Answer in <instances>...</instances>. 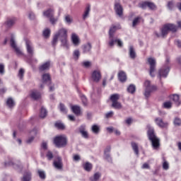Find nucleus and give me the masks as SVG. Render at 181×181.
<instances>
[{"label": "nucleus", "mask_w": 181, "mask_h": 181, "mask_svg": "<svg viewBox=\"0 0 181 181\" xmlns=\"http://www.w3.org/2000/svg\"><path fill=\"white\" fill-rule=\"evenodd\" d=\"M47 117V110L45 107H41L40 111V118H46Z\"/></svg>", "instance_id": "c756f323"}, {"label": "nucleus", "mask_w": 181, "mask_h": 181, "mask_svg": "<svg viewBox=\"0 0 181 181\" xmlns=\"http://www.w3.org/2000/svg\"><path fill=\"white\" fill-rule=\"evenodd\" d=\"M59 110L63 114H67V108L63 103L59 104Z\"/></svg>", "instance_id": "a19ab883"}, {"label": "nucleus", "mask_w": 181, "mask_h": 181, "mask_svg": "<svg viewBox=\"0 0 181 181\" xmlns=\"http://www.w3.org/2000/svg\"><path fill=\"white\" fill-rule=\"evenodd\" d=\"M101 177L100 173L98 172L95 173L93 176L90 177V181H98L100 180V178Z\"/></svg>", "instance_id": "c85d7f7f"}, {"label": "nucleus", "mask_w": 181, "mask_h": 181, "mask_svg": "<svg viewBox=\"0 0 181 181\" xmlns=\"http://www.w3.org/2000/svg\"><path fill=\"white\" fill-rule=\"evenodd\" d=\"M28 18L31 21H33V19H35V13H33V12H29L28 13Z\"/></svg>", "instance_id": "69168bd1"}, {"label": "nucleus", "mask_w": 181, "mask_h": 181, "mask_svg": "<svg viewBox=\"0 0 181 181\" xmlns=\"http://www.w3.org/2000/svg\"><path fill=\"white\" fill-rule=\"evenodd\" d=\"M48 160H52L53 159V153L52 151H48L46 155Z\"/></svg>", "instance_id": "6e6d98bb"}, {"label": "nucleus", "mask_w": 181, "mask_h": 181, "mask_svg": "<svg viewBox=\"0 0 181 181\" xmlns=\"http://www.w3.org/2000/svg\"><path fill=\"white\" fill-rule=\"evenodd\" d=\"M6 105L8 108H13L15 107V101L12 98H8L6 100Z\"/></svg>", "instance_id": "cd10ccee"}, {"label": "nucleus", "mask_w": 181, "mask_h": 181, "mask_svg": "<svg viewBox=\"0 0 181 181\" xmlns=\"http://www.w3.org/2000/svg\"><path fill=\"white\" fill-rule=\"evenodd\" d=\"M140 20H141L140 17H137V18H134L133 20L132 27L135 28V26H136V25H138V23L139 22Z\"/></svg>", "instance_id": "09e8293b"}, {"label": "nucleus", "mask_w": 181, "mask_h": 181, "mask_svg": "<svg viewBox=\"0 0 181 181\" xmlns=\"http://www.w3.org/2000/svg\"><path fill=\"white\" fill-rule=\"evenodd\" d=\"M67 29L64 28H59L54 34L52 40V45H57V42L60 40L61 46L66 49H69V41L67 40Z\"/></svg>", "instance_id": "f257e3e1"}, {"label": "nucleus", "mask_w": 181, "mask_h": 181, "mask_svg": "<svg viewBox=\"0 0 181 181\" xmlns=\"http://www.w3.org/2000/svg\"><path fill=\"white\" fill-rule=\"evenodd\" d=\"M30 97L33 98V100H39V98H40V93L37 90H33Z\"/></svg>", "instance_id": "a878e982"}, {"label": "nucleus", "mask_w": 181, "mask_h": 181, "mask_svg": "<svg viewBox=\"0 0 181 181\" xmlns=\"http://www.w3.org/2000/svg\"><path fill=\"white\" fill-rule=\"evenodd\" d=\"M8 166H13L14 169H22V163L19 160H11L8 163Z\"/></svg>", "instance_id": "dca6fc26"}, {"label": "nucleus", "mask_w": 181, "mask_h": 181, "mask_svg": "<svg viewBox=\"0 0 181 181\" xmlns=\"http://www.w3.org/2000/svg\"><path fill=\"white\" fill-rule=\"evenodd\" d=\"M64 21L66 23H67L68 25H70L73 23V18H71L70 15H66L64 17Z\"/></svg>", "instance_id": "58836bf2"}, {"label": "nucleus", "mask_w": 181, "mask_h": 181, "mask_svg": "<svg viewBox=\"0 0 181 181\" xmlns=\"http://www.w3.org/2000/svg\"><path fill=\"white\" fill-rule=\"evenodd\" d=\"M54 144L57 148H64L67 145V137L64 135L57 136L54 139Z\"/></svg>", "instance_id": "423d86ee"}, {"label": "nucleus", "mask_w": 181, "mask_h": 181, "mask_svg": "<svg viewBox=\"0 0 181 181\" xmlns=\"http://www.w3.org/2000/svg\"><path fill=\"white\" fill-rule=\"evenodd\" d=\"M171 100H173V101H174V103L177 105H180V101L179 100V95H173L171 97Z\"/></svg>", "instance_id": "e433bc0d"}, {"label": "nucleus", "mask_w": 181, "mask_h": 181, "mask_svg": "<svg viewBox=\"0 0 181 181\" xmlns=\"http://www.w3.org/2000/svg\"><path fill=\"white\" fill-rule=\"evenodd\" d=\"M132 148L134 153L139 156V149L138 148V144L136 143H132Z\"/></svg>", "instance_id": "4c0bfd02"}, {"label": "nucleus", "mask_w": 181, "mask_h": 181, "mask_svg": "<svg viewBox=\"0 0 181 181\" xmlns=\"http://www.w3.org/2000/svg\"><path fill=\"white\" fill-rule=\"evenodd\" d=\"M115 11L116 14L121 18L122 16V13H124V8H122V6L118 3L116 2L115 4Z\"/></svg>", "instance_id": "2eb2a0df"}, {"label": "nucleus", "mask_w": 181, "mask_h": 181, "mask_svg": "<svg viewBox=\"0 0 181 181\" xmlns=\"http://www.w3.org/2000/svg\"><path fill=\"white\" fill-rule=\"evenodd\" d=\"M148 62L150 65L149 74L151 77H155V72L156 71V60L153 58H148Z\"/></svg>", "instance_id": "1a4fd4ad"}, {"label": "nucleus", "mask_w": 181, "mask_h": 181, "mask_svg": "<svg viewBox=\"0 0 181 181\" xmlns=\"http://www.w3.org/2000/svg\"><path fill=\"white\" fill-rule=\"evenodd\" d=\"M71 40L74 46H78L80 45V39L78 38V36L76 35V33H72Z\"/></svg>", "instance_id": "412c9836"}, {"label": "nucleus", "mask_w": 181, "mask_h": 181, "mask_svg": "<svg viewBox=\"0 0 181 181\" xmlns=\"http://www.w3.org/2000/svg\"><path fill=\"white\" fill-rule=\"evenodd\" d=\"M144 95L146 98H149V97H151V94L158 90V87H156V86L151 85V81L148 80L144 82Z\"/></svg>", "instance_id": "39448f33"}, {"label": "nucleus", "mask_w": 181, "mask_h": 181, "mask_svg": "<svg viewBox=\"0 0 181 181\" xmlns=\"http://www.w3.org/2000/svg\"><path fill=\"white\" fill-rule=\"evenodd\" d=\"M174 124L176 127H180V125H181V119L179 117H175V119H174Z\"/></svg>", "instance_id": "de8ad7c7"}, {"label": "nucleus", "mask_w": 181, "mask_h": 181, "mask_svg": "<svg viewBox=\"0 0 181 181\" xmlns=\"http://www.w3.org/2000/svg\"><path fill=\"white\" fill-rule=\"evenodd\" d=\"M163 107L167 108V109L172 108V103L171 102H165L163 103Z\"/></svg>", "instance_id": "3c124183"}, {"label": "nucleus", "mask_w": 181, "mask_h": 181, "mask_svg": "<svg viewBox=\"0 0 181 181\" xmlns=\"http://www.w3.org/2000/svg\"><path fill=\"white\" fill-rule=\"evenodd\" d=\"M82 66H83V67L86 69H88V67H90L91 63L88 61H86L82 63Z\"/></svg>", "instance_id": "864d4df0"}, {"label": "nucleus", "mask_w": 181, "mask_h": 181, "mask_svg": "<svg viewBox=\"0 0 181 181\" xmlns=\"http://www.w3.org/2000/svg\"><path fill=\"white\" fill-rule=\"evenodd\" d=\"M147 134L149 141L151 142V145L153 148V149H158L160 145V140H159V138L156 136V134H155V130L153 129V127H151V125H147Z\"/></svg>", "instance_id": "f03ea898"}, {"label": "nucleus", "mask_w": 181, "mask_h": 181, "mask_svg": "<svg viewBox=\"0 0 181 181\" xmlns=\"http://www.w3.org/2000/svg\"><path fill=\"white\" fill-rule=\"evenodd\" d=\"M58 19L57 18H54V16H52L49 18V22L52 23V25H54L57 22Z\"/></svg>", "instance_id": "13d9d810"}, {"label": "nucleus", "mask_w": 181, "mask_h": 181, "mask_svg": "<svg viewBox=\"0 0 181 181\" xmlns=\"http://www.w3.org/2000/svg\"><path fill=\"white\" fill-rule=\"evenodd\" d=\"M43 36L45 37H49L50 36V29L47 28L43 31Z\"/></svg>", "instance_id": "8fccbe9b"}, {"label": "nucleus", "mask_w": 181, "mask_h": 181, "mask_svg": "<svg viewBox=\"0 0 181 181\" xmlns=\"http://www.w3.org/2000/svg\"><path fill=\"white\" fill-rule=\"evenodd\" d=\"M83 169L86 170V172H91V169H93V164L90 163L86 162L83 165Z\"/></svg>", "instance_id": "7c9ffc66"}, {"label": "nucleus", "mask_w": 181, "mask_h": 181, "mask_svg": "<svg viewBox=\"0 0 181 181\" xmlns=\"http://www.w3.org/2000/svg\"><path fill=\"white\" fill-rule=\"evenodd\" d=\"M154 121L159 128H168L169 125V123L163 122V119L160 117H156Z\"/></svg>", "instance_id": "ddd939ff"}, {"label": "nucleus", "mask_w": 181, "mask_h": 181, "mask_svg": "<svg viewBox=\"0 0 181 181\" xmlns=\"http://www.w3.org/2000/svg\"><path fill=\"white\" fill-rule=\"evenodd\" d=\"M147 8H149L151 11H156L157 8L156 5L155 4L149 1H148Z\"/></svg>", "instance_id": "ea45409f"}, {"label": "nucleus", "mask_w": 181, "mask_h": 181, "mask_svg": "<svg viewBox=\"0 0 181 181\" xmlns=\"http://www.w3.org/2000/svg\"><path fill=\"white\" fill-rule=\"evenodd\" d=\"M163 168L164 169V170H168V169H169V163H168V161L165 160L163 162Z\"/></svg>", "instance_id": "bf43d9fd"}, {"label": "nucleus", "mask_w": 181, "mask_h": 181, "mask_svg": "<svg viewBox=\"0 0 181 181\" xmlns=\"http://www.w3.org/2000/svg\"><path fill=\"white\" fill-rule=\"evenodd\" d=\"M0 74H5V65L0 64Z\"/></svg>", "instance_id": "4d7b16f0"}, {"label": "nucleus", "mask_w": 181, "mask_h": 181, "mask_svg": "<svg viewBox=\"0 0 181 181\" xmlns=\"http://www.w3.org/2000/svg\"><path fill=\"white\" fill-rule=\"evenodd\" d=\"M16 23V18H9L6 21L7 28H12Z\"/></svg>", "instance_id": "393cba45"}, {"label": "nucleus", "mask_w": 181, "mask_h": 181, "mask_svg": "<svg viewBox=\"0 0 181 181\" xmlns=\"http://www.w3.org/2000/svg\"><path fill=\"white\" fill-rule=\"evenodd\" d=\"M54 166L58 170L63 169V162L62 161V158H57V160L54 161Z\"/></svg>", "instance_id": "a211bd4d"}, {"label": "nucleus", "mask_w": 181, "mask_h": 181, "mask_svg": "<svg viewBox=\"0 0 181 181\" xmlns=\"http://www.w3.org/2000/svg\"><path fill=\"white\" fill-rule=\"evenodd\" d=\"M126 124H127V125H131V124H132V118L129 117L125 120Z\"/></svg>", "instance_id": "774afa93"}, {"label": "nucleus", "mask_w": 181, "mask_h": 181, "mask_svg": "<svg viewBox=\"0 0 181 181\" xmlns=\"http://www.w3.org/2000/svg\"><path fill=\"white\" fill-rule=\"evenodd\" d=\"M129 57L133 59L136 58V52H135V49H134L133 46L129 47Z\"/></svg>", "instance_id": "b1692460"}, {"label": "nucleus", "mask_w": 181, "mask_h": 181, "mask_svg": "<svg viewBox=\"0 0 181 181\" xmlns=\"http://www.w3.org/2000/svg\"><path fill=\"white\" fill-rule=\"evenodd\" d=\"M55 127L56 128H58V129H64V128H66L64 124L62 122L55 123Z\"/></svg>", "instance_id": "49530a36"}, {"label": "nucleus", "mask_w": 181, "mask_h": 181, "mask_svg": "<svg viewBox=\"0 0 181 181\" xmlns=\"http://www.w3.org/2000/svg\"><path fill=\"white\" fill-rule=\"evenodd\" d=\"M118 78L121 83H125L127 81V74L124 71H120L118 74Z\"/></svg>", "instance_id": "5701e85b"}, {"label": "nucleus", "mask_w": 181, "mask_h": 181, "mask_svg": "<svg viewBox=\"0 0 181 181\" xmlns=\"http://www.w3.org/2000/svg\"><path fill=\"white\" fill-rule=\"evenodd\" d=\"M127 91L129 93H130V94H134V93H135V91H136V87L134 84H130L127 87Z\"/></svg>", "instance_id": "2f4dec72"}, {"label": "nucleus", "mask_w": 181, "mask_h": 181, "mask_svg": "<svg viewBox=\"0 0 181 181\" xmlns=\"http://www.w3.org/2000/svg\"><path fill=\"white\" fill-rule=\"evenodd\" d=\"M167 7L168 8L169 11H172L173 8H175V1H170L168 2Z\"/></svg>", "instance_id": "79ce46f5"}, {"label": "nucleus", "mask_w": 181, "mask_h": 181, "mask_svg": "<svg viewBox=\"0 0 181 181\" xmlns=\"http://www.w3.org/2000/svg\"><path fill=\"white\" fill-rule=\"evenodd\" d=\"M35 139V136H30L29 137L26 143L27 144H32V142H33V140Z\"/></svg>", "instance_id": "338daca9"}, {"label": "nucleus", "mask_w": 181, "mask_h": 181, "mask_svg": "<svg viewBox=\"0 0 181 181\" xmlns=\"http://www.w3.org/2000/svg\"><path fill=\"white\" fill-rule=\"evenodd\" d=\"M91 11V8H90V6H86L85 8V11L82 16L83 20L86 21L87 18H88V15H90V11Z\"/></svg>", "instance_id": "bb28decb"}, {"label": "nucleus", "mask_w": 181, "mask_h": 181, "mask_svg": "<svg viewBox=\"0 0 181 181\" xmlns=\"http://www.w3.org/2000/svg\"><path fill=\"white\" fill-rule=\"evenodd\" d=\"M42 80L43 84H51L52 79L50 78V74H44L42 76Z\"/></svg>", "instance_id": "6ab92c4d"}, {"label": "nucleus", "mask_w": 181, "mask_h": 181, "mask_svg": "<svg viewBox=\"0 0 181 181\" xmlns=\"http://www.w3.org/2000/svg\"><path fill=\"white\" fill-rule=\"evenodd\" d=\"M37 173L40 179H43V180L46 179V173H45V171L39 170L37 171Z\"/></svg>", "instance_id": "37998d69"}, {"label": "nucleus", "mask_w": 181, "mask_h": 181, "mask_svg": "<svg viewBox=\"0 0 181 181\" xmlns=\"http://www.w3.org/2000/svg\"><path fill=\"white\" fill-rule=\"evenodd\" d=\"M91 78L95 83H99L101 80V72L99 70H95L91 74Z\"/></svg>", "instance_id": "9b49d317"}, {"label": "nucleus", "mask_w": 181, "mask_h": 181, "mask_svg": "<svg viewBox=\"0 0 181 181\" xmlns=\"http://www.w3.org/2000/svg\"><path fill=\"white\" fill-rule=\"evenodd\" d=\"M25 47L27 50V53L30 57H33L35 54V48L33 47V44L29 40L25 41Z\"/></svg>", "instance_id": "9d476101"}, {"label": "nucleus", "mask_w": 181, "mask_h": 181, "mask_svg": "<svg viewBox=\"0 0 181 181\" xmlns=\"http://www.w3.org/2000/svg\"><path fill=\"white\" fill-rule=\"evenodd\" d=\"M81 100H82V103L83 104V105H87V98H86L85 95H82L81 96Z\"/></svg>", "instance_id": "680f3d73"}, {"label": "nucleus", "mask_w": 181, "mask_h": 181, "mask_svg": "<svg viewBox=\"0 0 181 181\" xmlns=\"http://www.w3.org/2000/svg\"><path fill=\"white\" fill-rule=\"evenodd\" d=\"M87 127L86 124H82L78 127V131L82 136L85 139H88V132L86 130Z\"/></svg>", "instance_id": "f8f14e48"}, {"label": "nucleus", "mask_w": 181, "mask_h": 181, "mask_svg": "<svg viewBox=\"0 0 181 181\" xmlns=\"http://www.w3.org/2000/svg\"><path fill=\"white\" fill-rule=\"evenodd\" d=\"M10 45L12 49H13L14 52H16L17 56H23V52H22V50H21V48H19V47H18V45H16V41L15 40V37H13V35H12L11 37Z\"/></svg>", "instance_id": "6e6552de"}, {"label": "nucleus", "mask_w": 181, "mask_h": 181, "mask_svg": "<svg viewBox=\"0 0 181 181\" xmlns=\"http://www.w3.org/2000/svg\"><path fill=\"white\" fill-rule=\"evenodd\" d=\"M105 159H106L107 162H112V159L111 158L110 153H105Z\"/></svg>", "instance_id": "052dcab7"}, {"label": "nucleus", "mask_w": 181, "mask_h": 181, "mask_svg": "<svg viewBox=\"0 0 181 181\" xmlns=\"http://www.w3.org/2000/svg\"><path fill=\"white\" fill-rule=\"evenodd\" d=\"M119 100V95L118 93L113 94L110 96L112 103H116Z\"/></svg>", "instance_id": "f704fd0d"}, {"label": "nucleus", "mask_w": 181, "mask_h": 181, "mask_svg": "<svg viewBox=\"0 0 181 181\" xmlns=\"http://www.w3.org/2000/svg\"><path fill=\"white\" fill-rule=\"evenodd\" d=\"M52 65V62L50 61H47L44 63H42L39 66V71L43 72V71H47V70L50 69V66Z\"/></svg>", "instance_id": "4468645a"}, {"label": "nucleus", "mask_w": 181, "mask_h": 181, "mask_svg": "<svg viewBox=\"0 0 181 181\" xmlns=\"http://www.w3.org/2000/svg\"><path fill=\"white\" fill-rule=\"evenodd\" d=\"M30 179H32V174L29 172L25 173L23 177V181H30Z\"/></svg>", "instance_id": "72a5a7b5"}, {"label": "nucleus", "mask_w": 181, "mask_h": 181, "mask_svg": "<svg viewBox=\"0 0 181 181\" xmlns=\"http://www.w3.org/2000/svg\"><path fill=\"white\" fill-rule=\"evenodd\" d=\"M139 8H141V9H146V8H148V1L141 3L139 4Z\"/></svg>", "instance_id": "603ef678"}, {"label": "nucleus", "mask_w": 181, "mask_h": 181, "mask_svg": "<svg viewBox=\"0 0 181 181\" xmlns=\"http://www.w3.org/2000/svg\"><path fill=\"white\" fill-rule=\"evenodd\" d=\"M42 149H43L44 151L47 150V143L46 142H42V145H41Z\"/></svg>", "instance_id": "0e129e2a"}, {"label": "nucleus", "mask_w": 181, "mask_h": 181, "mask_svg": "<svg viewBox=\"0 0 181 181\" xmlns=\"http://www.w3.org/2000/svg\"><path fill=\"white\" fill-rule=\"evenodd\" d=\"M91 43L88 42L82 46L83 53H90L92 49Z\"/></svg>", "instance_id": "aec40b11"}, {"label": "nucleus", "mask_w": 181, "mask_h": 181, "mask_svg": "<svg viewBox=\"0 0 181 181\" xmlns=\"http://www.w3.org/2000/svg\"><path fill=\"white\" fill-rule=\"evenodd\" d=\"M71 109L72 112L75 114L77 117H80L81 115V107L78 105H72L71 106Z\"/></svg>", "instance_id": "f3484780"}, {"label": "nucleus", "mask_w": 181, "mask_h": 181, "mask_svg": "<svg viewBox=\"0 0 181 181\" xmlns=\"http://www.w3.org/2000/svg\"><path fill=\"white\" fill-rule=\"evenodd\" d=\"M43 16L50 19V18L54 16V10L49 8L43 12Z\"/></svg>", "instance_id": "4be33fe9"}, {"label": "nucleus", "mask_w": 181, "mask_h": 181, "mask_svg": "<svg viewBox=\"0 0 181 181\" xmlns=\"http://www.w3.org/2000/svg\"><path fill=\"white\" fill-rule=\"evenodd\" d=\"M73 56L75 60H78V57H80V51L78 49L74 50Z\"/></svg>", "instance_id": "c03bdc74"}, {"label": "nucleus", "mask_w": 181, "mask_h": 181, "mask_svg": "<svg viewBox=\"0 0 181 181\" xmlns=\"http://www.w3.org/2000/svg\"><path fill=\"white\" fill-rule=\"evenodd\" d=\"M170 62V59L167 58L165 61V66H163L158 70V77L160 80H162V78H166V77H168V74H169V71H170V66L169 65Z\"/></svg>", "instance_id": "20e7f679"}, {"label": "nucleus", "mask_w": 181, "mask_h": 181, "mask_svg": "<svg viewBox=\"0 0 181 181\" xmlns=\"http://www.w3.org/2000/svg\"><path fill=\"white\" fill-rule=\"evenodd\" d=\"M114 115V112L110 111L108 112L107 113L105 114V117L106 118H111V117H112Z\"/></svg>", "instance_id": "e2e57ef3"}, {"label": "nucleus", "mask_w": 181, "mask_h": 181, "mask_svg": "<svg viewBox=\"0 0 181 181\" xmlns=\"http://www.w3.org/2000/svg\"><path fill=\"white\" fill-rule=\"evenodd\" d=\"M112 107H113V108H115L116 110H121V108H122V105L118 101L113 102L112 104Z\"/></svg>", "instance_id": "c9c22d12"}, {"label": "nucleus", "mask_w": 181, "mask_h": 181, "mask_svg": "<svg viewBox=\"0 0 181 181\" xmlns=\"http://www.w3.org/2000/svg\"><path fill=\"white\" fill-rule=\"evenodd\" d=\"M91 131L93 134H98L100 132V126L98 124H93L91 127Z\"/></svg>", "instance_id": "473e14b6"}, {"label": "nucleus", "mask_w": 181, "mask_h": 181, "mask_svg": "<svg viewBox=\"0 0 181 181\" xmlns=\"http://www.w3.org/2000/svg\"><path fill=\"white\" fill-rule=\"evenodd\" d=\"M114 45H115V43H117V46L119 47H122V46H124V44L122 43V41H121V40L119 39H117V38H114Z\"/></svg>", "instance_id": "a18cd8bd"}, {"label": "nucleus", "mask_w": 181, "mask_h": 181, "mask_svg": "<svg viewBox=\"0 0 181 181\" xmlns=\"http://www.w3.org/2000/svg\"><path fill=\"white\" fill-rule=\"evenodd\" d=\"M23 74H25V70H23V69H21L18 72V77L21 80L23 78Z\"/></svg>", "instance_id": "5fc2aeb1"}, {"label": "nucleus", "mask_w": 181, "mask_h": 181, "mask_svg": "<svg viewBox=\"0 0 181 181\" xmlns=\"http://www.w3.org/2000/svg\"><path fill=\"white\" fill-rule=\"evenodd\" d=\"M177 27L176 25L173 23H167L165 24L163 28H161V33L159 34L158 32H155V35L157 37H166L168 36V34L170 32H177Z\"/></svg>", "instance_id": "7ed1b4c3"}, {"label": "nucleus", "mask_w": 181, "mask_h": 181, "mask_svg": "<svg viewBox=\"0 0 181 181\" xmlns=\"http://www.w3.org/2000/svg\"><path fill=\"white\" fill-rule=\"evenodd\" d=\"M117 32V27L115 25H113L110 27L109 30V41L107 46L110 47H114V42H115L116 40H114L115 37H114V33Z\"/></svg>", "instance_id": "0eeeda50"}]
</instances>
